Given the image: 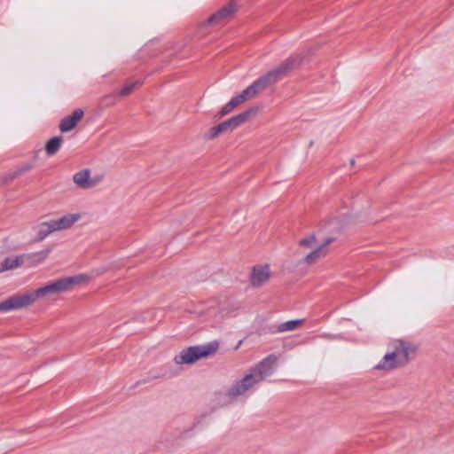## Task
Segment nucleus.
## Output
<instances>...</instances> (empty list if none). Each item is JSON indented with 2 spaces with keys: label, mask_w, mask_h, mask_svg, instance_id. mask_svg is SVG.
Listing matches in <instances>:
<instances>
[{
  "label": "nucleus",
  "mask_w": 454,
  "mask_h": 454,
  "mask_svg": "<svg viewBox=\"0 0 454 454\" xmlns=\"http://www.w3.org/2000/svg\"><path fill=\"white\" fill-rule=\"evenodd\" d=\"M270 275L269 264L255 265L250 273V284L254 287H260L270 280Z\"/></svg>",
  "instance_id": "nucleus-10"
},
{
  "label": "nucleus",
  "mask_w": 454,
  "mask_h": 454,
  "mask_svg": "<svg viewBox=\"0 0 454 454\" xmlns=\"http://www.w3.org/2000/svg\"><path fill=\"white\" fill-rule=\"evenodd\" d=\"M272 74H267L254 81L250 86L245 89L240 93L245 101L254 98L258 94L263 91L269 84L274 82L272 81Z\"/></svg>",
  "instance_id": "nucleus-9"
},
{
  "label": "nucleus",
  "mask_w": 454,
  "mask_h": 454,
  "mask_svg": "<svg viewBox=\"0 0 454 454\" xmlns=\"http://www.w3.org/2000/svg\"><path fill=\"white\" fill-rule=\"evenodd\" d=\"M103 180V176H91V171L88 168L76 172L73 176L74 183L80 188L88 190L97 186Z\"/></svg>",
  "instance_id": "nucleus-8"
},
{
  "label": "nucleus",
  "mask_w": 454,
  "mask_h": 454,
  "mask_svg": "<svg viewBox=\"0 0 454 454\" xmlns=\"http://www.w3.org/2000/svg\"><path fill=\"white\" fill-rule=\"evenodd\" d=\"M50 253L51 248H46L35 253L22 254V257H25V262L27 261L32 264H37L44 261L48 257Z\"/></svg>",
  "instance_id": "nucleus-18"
},
{
  "label": "nucleus",
  "mask_w": 454,
  "mask_h": 454,
  "mask_svg": "<svg viewBox=\"0 0 454 454\" xmlns=\"http://www.w3.org/2000/svg\"><path fill=\"white\" fill-rule=\"evenodd\" d=\"M27 308L24 294H16L0 302V311L18 310Z\"/></svg>",
  "instance_id": "nucleus-12"
},
{
  "label": "nucleus",
  "mask_w": 454,
  "mask_h": 454,
  "mask_svg": "<svg viewBox=\"0 0 454 454\" xmlns=\"http://www.w3.org/2000/svg\"><path fill=\"white\" fill-rule=\"evenodd\" d=\"M303 60V57L301 55H297L295 57H292L288 59L286 62L282 63L276 69L269 72L268 74H272V81L275 82L278 80V78L288 73L289 71L298 67L301 65Z\"/></svg>",
  "instance_id": "nucleus-11"
},
{
  "label": "nucleus",
  "mask_w": 454,
  "mask_h": 454,
  "mask_svg": "<svg viewBox=\"0 0 454 454\" xmlns=\"http://www.w3.org/2000/svg\"><path fill=\"white\" fill-rule=\"evenodd\" d=\"M219 348L216 341H213L202 346H193L183 349L174 357V362L177 365L192 364L200 359L208 357L214 355Z\"/></svg>",
  "instance_id": "nucleus-4"
},
{
  "label": "nucleus",
  "mask_w": 454,
  "mask_h": 454,
  "mask_svg": "<svg viewBox=\"0 0 454 454\" xmlns=\"http://www.w3.org/2000/svg\"><path fill=\"white\" fill-rule=\"evenodd\" d=\"M62 144V137H54L51 138L45 145V151L48 155L55 154L60 148Z\"/></svg>",
  "instance_id": "nucleus-19"
},
{
  "label": "nucleus",
  "mask_w": 454,
  "mask_h": 454,
  "mask_svg": "<svg viewBox=\"0 0 454 454\" xmlns=\"http://www.w3.org/2000/svg\"><path fill=\"white\" fill-rule=\"evenodd\" d=\"M84 113L82 109L74 110L72 114L64 117L59 123V129L62 132H68L74 129L82 119Z\"/></svg>",
  "instance_id": "nucleus-15"
},
{
  "label": "nucleus",
  "mask_w": 454,
  "mask_h": 454,
  "mask_svg": "<svg viewBox=\"0 0 454 454\" xmlns=\"http://www.w3.org/2000/svg\"><path fill=\"white\" fill-rule=\"evenodd\" d=\"M139 85H141L140 82L127 83L121 88L119 94L121 97H128L133 92L135 88Z\"/></svg>",
  "instance_id": "nucleus-24"
},
{
  "label": "nucleus",
  "mask_w": 454,
  "mask_h": 454,
  "mask_svg": "<svg viewBox=\"0 0 454 454\" xmlns=\"http://www.w3.org/2000/svg\"><path fill=\"white\" fill-rule=\"evenodd\" d=\"M259 108L251 107L224 121L227 129H235L245 123L250 117L254 116Z\"/></svg>",
  "instance_id": "nucleus-13"
},
{
  "label": "nucleus",
  "mask_w": 454,
  "mask_h": 454,
  "mask_svg": "<svg viewBox=\"0 0 454 454\" xmlns=\"http://www.w3.org/2000/svg\"><path fill=\"white\" fill-rule=\"evenodd\" d=\"M240 105H241V103L239 102L238 98L236 96L233 97L227 104H225L222 107L221 111L218 114L219 118H222L223 116L230 114L231 112H232L236 107H238Z\"/></svg>",
  "instance_id": "nucleus-20"
},
{
  "label": "nucleus",
  "mask_w": 454,
  "mask_h": 454,
  "mask_svg": "<svg viewBox=\"0 0 454 454\" xmlns=\"http://www.w3.org/2000/svg\"><path fill=\"white\" fill-rule=\"evenodd\" d=\"M227 129H228L223 121L217 126L210 128L206 134V137L207 139H214L217 137L220 134L225 132Z\"/></svg>",
  "instance_id": "nucleus-21"
},
{
  "label": "nucleus",
  "mask_w": 454,
  "mask_h": 454,
  "mask_svg": "<svg viewBox=\"0 0 454 454\" xmlns=\"http://www.w3.org/2000/svg\"><path fill=\"white\" fill-rule=\"evenodd\" d=\"M333 241L327 239L322 243L317 242L315 234H309L302 238L298 243L295 255L300 257L298 264L310 267L326 254V247Z\"/></svg>",
  "instance_id": "nucleus-3"
},
{
  "label": "nucleus",
  "mask_w": 454,
  "mask_h": 454,
  "mask_svg": "<svg viewBox=\"0 0 454 454\" xmlns=\"http://www.w3.org/2000/svg\"><path fill=\"white\" fill-rule=\"evenodd\" d=\"M61 280L67 292L74 286L88 284L90 280V277L87 274H78L72 277L61 278Z\"/></svg>",
  "instance_id": "nucleus-17"
},
{
  "label": "nucleus",
  "mask_w": 454,
  "mask_h": 454,
  "mask_svg": "<svg viewBox=\"0 0 454 454\" xmlns=\"http://www.w3.org/2000/svg\"><path fill=\"white\" fill-rule=\"evenodd\" d=\"M67 292L61 278L48 283L47 285L39 287L32 292H25L24 296L27 308L32 306L37 301H46L51 297Z\"/></svg>",
  "instance_id": "nucleus-5"
},
{
  "label": "nucleus",
  "mask_w": 454,
  "mask_h": 454,
  "mask_svg": "<svg viewBox=\"0 0 454 454\" xmlns=\"http://www.w3.org/2000/svg\"><path fill=\"white\" fill-rule=\"evenodd\" d=\"M33 168V165L31 163H25L24 165L20 166L16 170L8 174L9 179H13L18 176L23 175L26 172L29 171Z\"/></svg>",
  "instance_id": "nucleus-23"
},
{
  "label": "nucleus",
  "mask_w": 454,
  "mask_h": 454,
  "mask_svg": "<svg viewBox=\"0 0 454 454\" xmlns=\"http://www.w3.org/2000/svg\"><path fill=\"white\" fill-rule=\"evenodd\" d=\"M82 217L79 213L67 214L59 219H52L48 222L42 223L39 225V236L43 239L49 234L55 231H61L72 228Z\"/></svg>",
  "instance_id": "nucleus-6"
},
{
  "label": "nucleus",
  "mask_w": 454,
  "mask_h": 454,
  "mask_svg": "<svg viewBox=\"0 0 454 454\" xmlns=\"http://www.w3.org/2000/svg\"><path fill=\"white\" fill-rule=\"evenodd\" d=\"M303 319H295L287 321L286 323L281 324L278 326V330L280 332H286V331H294L297 328H299L303 324Z\"/></svg>",
  "instance_id": "nucleus-22"
},
{
  "label": "nucleus",
  "mask_w": 454,
  "mask_h": 454,
  "mask_svg": "<svg viewBox=\"0 0 454 454\" xmlns=\"http://www.w3.org/2000/svg\"><path fill=\"white\" fill-rule=\"evenodd\" d=\"M236 97L238 98V99L239 100V102H240L241 104H243L244 102H246V101H245V99L243 98V97H242V95H241V94H239V95H237Z\"/></svg>",
  "instance_id": "nucleus-26"
},
{
  "label": "nucleus",
  "mask_w": 454,
  "mask_h": 454,
  "mask_svg": "<svg viewBox=\"0 0 454 454\" xmlns=\"http://www.w3.org/2000/svg\"><path fill=\"white\" fill-rule=\"evenodd\" d=\"M259 108L251 107L224 121L227 129H235L245 123L250 117L254 116Z\"/></svg>",
  "instance_id": "nucleus-14"
},
{
  "label": "nucleus",
  "mask_w": 454,
  "mask_h": 454,
  "mask_svg": "<svg viewBox=\"0 0 454 454\" xmlns=\"http://www.w3.org/2000/svg\"><path fill=\"white\" fill-rule=\"evenodd\" d=\"M25 262V257L21 255H11L0 263V273L20 268Z\"/></svg>",
  "instance_id": "nucleus-16"
},
{
  "label": "nucleus",
  "mask_w": 454,
  "mask_h": 454,
  "mask_svg": "<svg viewBox=\"0 0 454 454\" xmlns=\"http://www.w3.org/2000/svg\"><path fill=\"white\" fill-rule=\"evenodd\" d=\"M418 345L407 339H395L388 347L382 359L376 365V369L390 371L408 364L415 358Z\"/></svg>",
  "instance_id": "nucleus-2"
},
{
  "label": "nucleus",
  "mask_w": 454,
  "mask_h": 454,
  "mask_svg": "<svg viewBox=\"0 0 454 454\" xmlns=\"http://www.w3.org/2000/svg\"><path fill=\"white\" fill-rule=\"evenodd\" d=\"M238 11V4L234 1H230L228 4L223 5L217 12L213 13L207 20H204L200 24V27L207 26H215L225 21H228L233 17Z\"/></svg>",
  "instance_id": "nucleus-7"
},
{
  "label": "nucleus",
  "mask_w": 454,
  "mask_h": 454,
  "mask_svg": "<svg viewBox=\"0 0 454 454\" xmlns=\"http://www.w3.org/2000/svg\"><path fill=\"white\" fill-rule=\"evenodd\" d=\"M112 269V263L101 265L92 270V274L96 277L100 276Z\"/></svg>",
  "instance_id": "nucleus-25"
},
{
  "label": "nucleus",
  "mask_w": 454,
  "mask_h": 454,
  "mask_svg": "<svg viewBox=\"0 0 454 454\" xmlns=\"http://www.w3.org/2000/svg\"><path fill=\"white\" fill-rule=\"evenodd\" d=\"M275 359L267 357L256 364L235 380L224 391L215 392L214 397L219 405H227L247 394L274 372Z\"/></svg>",
  "instance_id": "nucleus-1"
}]
</instances>
